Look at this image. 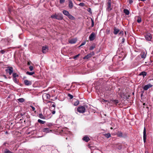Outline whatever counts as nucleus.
Listing matches in <instances>:
<instances>
[{
    "label": "nucleus",
    "instance_id": "2",
    "mask_svg": "<svg viewBox=\"0 0 153 153\" xmlns=\"http://www.w3.org/2000/svg\"><path fill=\"white\" fill-rule=\"evenodd\" d=\"M86 107H87V106L85 105L83 106H79L77 108L76 111L79 113H83L85 112Z\"/></svg>",
    "mask_w": 153,
    "mask_h": 153
},
{
    "label": "nucleus",
    "instance_id": "34",
    "mask_svg": "<svg viewBox=\"0 0 153 153\" xmlns=\"http://www.w3.org/2000/svg\"><path fill=\"white\" fill-rule=\"evenodd\" d=\"M68 97H70V99H72L73 97V96L70 94H68Z\"/></svg>",
    "mask_w": 153,
    "mask_h": 153
},
{
    "label": "nucleus",
    "instance_id": "45",
    "mask_svg": "<svg viewBox=\"0 0 153 153\" xmlns=\"http://www.w3.org/2000/svg\"><path fill=\"white\" fill-rule=\"evenodd\" d=\"M141 57L142 58H144L146 57V55L145 54H142L141 55Z\"/></svg>",
    "mask_w": 153,
    "mask_h": 153
},
{
    "label": "nucleus",
    "instance_id": "9",
    "mask_svg": "<svg viewBox=\"0 0 153 153\" xmlns=\"http://www.w3.org/2000/svg\"><path fill=\"white\" fill-rule=\"evenodd\" d=\"M152 85L148 84L144 86L143 87V89L145 91L147 90L149 88H151L152 86Z\"/></svg>",
    "mask_w": 153,
    "mask_h": 153
},
{
    "label": "nucleus",
    "instance_id": "30",
    "mask_svg": "<svg viewBox=\"0 0 153 153\" xmlns=\"http://www.w3.org/2000/svg\"><path fill=\"white\" fill-rule=\"evenodd\" d=\"M26 73L27 74H28V75H33V74H34L35 73L34 72H30L29 71H27Z\"/></svg>",
    "mask_w": 153,
    "mask_h": 153
},
{
    "label": "nucleus",
    "instance_id": "57",
    "mask_svg": "<svg viewBox=\"0 0 153 153\" xmlns=\"http://www.w3.org/2000/svg\"><path fill=\"white\" fill-rule=\"evenodd\" d=\"M139 1H145L146 0H138Z\"/></svg>",
    "mask_w": 153,
    "mask_h": 153
},
{
    "label": "nucleus",
    "instance_id": "19",
    "mask_svg": "<svg viewBox=\"0 0 153 153\" xmlns=\"http://www.w3.org/2000/svg\"><path fill=\"white\" fill-rule=\"evenodd\" d=\"M67 16L71 20H73L75 19L74 17L72 15L69 14Z\"/></svg>",
    "mask_w": 153,
    "mask_h": 153
},
{
    "label": "nucleus",
    "instance_id": "58",
    "mask_svg": "<svg viewBox=\"0 0 153 153\" xmlns=\"http://www.w3.org/2000/svg\"><path fill=\"white\" fill-rule=\"evenodd\" d=\"M104 102H107V100H104Z\"/></svg>",
    "mask_w": 153,
    "mask_h": 153
},
{
    "label": "nucleus",
    "instance_id": "52",
    "mask_svg": "<svg viewBox=\"0 0 153 153\" xmlns=\"http://www.w3.org/2000/svg\"><path fill=\"white\" fill-rule=\"evenodd\" d=\"M3 76L4 77V78H5V79L7 78V77L5 75H3Z\"/></svg>",
    "mask_w": 153,
    "mask_h": 153
},
{
    "label": "nucleus",
    "instance_id": "28",
    "mask_svg": "<svg viewBox=\"0 0 153 153\" xmlns=\"http://www.w3.org/2000/svg\"><path fill=\"white\" fill-rule=\"evenodd\" d=\"M104 136L107 138H108L109 137H111V135L110 133H108V134H104Z\"/></svg>",
    "mask_w": 153,
    "mask_h": 153
},
{
    "label": "nucleus",
    "instance_id": "48",
    "mask_svg": "<svg viewBox=\"0 0 153 153\" xmlns=\"http://www.w3.org/2000/svg\"><path fill=\"white\" fill-rule=\"evenodd\" d=\"M56 112V111H53L52 112V113L53 114H55Z\"/></svg>",
    "mask_w": 153,
    "mask_h": 153
},
{
    "label": "nucleus",
    "instance_id": "11",
    "mask_svg": "<svg viewBox=\"0 0 153 153\" xmlns=\"http://www.w3.org/2000/svg\"><path fill=\"white\" fill-rule=\"evenodd\" d=\"M68 0V7L69 9H71L73 7V4L71 0Z\"/></svg>",
    "mask_w": 153,
    "mask_h": 153
},
{
    "label": "nucleus",
    "instance_id": "64",
    "mask_svg": "<svg viewBox=\"0 0 153 153\" xmlns=\"http://www.w3.org/2000/svg\"><path fill=\"white\" fill-rule=\"evenodd\" d=\"M6 133H7V131H6Z\"/></svg>",
    "mask_w": 153,
    "mask_h": 153
},
{
    "label": "nucleus",
    "instance_id": "46",
    "mask_svg": "<svg viewBox=\"0 0 153 153\" xmlns=\"http://www.w3.org/2000/svg\"><path fill=\"white\" fill-rule=\"evenodd\" d=\"M6 144L9 145V143H7V142H4V143L3 145H4V146H6Z\"/></svg>",
    "mask_w": 153,
    "mask_h": 153
},
{
    "label": "nucleus",
    "instance_id": "13",
    "mask_svg": "<svg viewBox=\"0 0 153 153\" xmlns=\"http://www.w3.org/2000/svg\"><path fill=\"white\" fill-rule=\"evenodd\" d=\"M77 41V39L76 38L72 39L69 41V43L73 44L75 43Z\"/></svg>",
    "mask_w": 153,
    "mask_h": 153
},
{
    "label": "nucleus",
    "instance_id": "12",
    "mask_svg": "<svg viewBox=\"0 0 153 153\" xmlns=\"http://www.w3.org/2000/svg\"><path fill=\"white\" fill-rule=\"evenodd\" d=\"M82 139L83 141H85L86 142H88L90 140L89 137H88L87 135H85L82 138Z\"/></svg>",
    "mask_w": 153,
    "mask_h": 153
},
{
    "label": "nucleus",
    "instance_id": "27",
    "mask_svg": "<svg viewBox=\"0 0 153 153\" xmlns=\"http://www.w3.org/2000/svg\"><path fill=\"white\" fill-rule=\"evenodd\" d=\"M79 102L78 100H76V102H74L73 105L74 106H77L79 104Z\"/></svg>",
    "mask_w": 153,
    "mask_h": 153
},
{
    "label": "nucleus",
    "instance_id": "10",
    "mask_svg": "<svg viewBox=\"0 0 153 153\" xmlns=\"http://www.w3.org/2000/svg\"><path fill=\"white\" fill-rule=\"evenodd\" d=\"M143 141L144 143H145L146 141V129L145 127L144 128L143 132Z\"/></svg>",
    "mask_w": 153,
    "mask_h": 153
},
{
    "label": "nucleus",
    "instance_id": "7",
    "mask_svg": "<svg viewBox=\"0 0 153 153\" xmlns=\"http://www.w3.org/2000/svg\"><path fill=\"white\" fill-rule=\"evenodd\" d=\"M95 38V34L93 32H92L89 36V39L90 41H92Z\"/></svg>",
    "mask_w": 153,
    "mask_h": 153
},
{
    "label": "nucleus",
    "instance_id": "20",
    "mask_svg": "<svg viewBox=\"0 0 153 153\" xmlns=\"http://www.w3.org/2000/svg\"><path fill=\"white\" fill-rule=\"evenodd\" d=\"M123 12L126 15H128L129 13V10L127 9H124L123 10Z\"/></svg>",
    "mask_w": 153,
    "mask_h": 153
},
{
    "label": "nucleus",
    "instance_id": "59",
    "mask_svg": "<svg viewBox=\"0 0 153 153\" xmlns=\"http://www.w3.org/2000/svg\"><path fill=\"white\" fill-rule=\"evenodd\" d=\"M43 48H47L46 46L45 47H42Z\"/></svg>",
    "mask_w": 153,
    "mask_h": 153
},
{
    "label": "nucleus",
    "instance_id": "25",
    "mask_svg": "<svg viewBox=\"0 0 153 153\" xmlns=\"http://www.w3.org/2000/svg\"><path fill=\"white\" fill-rule=\"evenodd\" d=\"M38 122L39 123L41 124H44L45 122L43 120H42L40 119H39L38 120Z\"/></svg>",
    "mask_w": 153,
    "mask_h": 153
},
{
    "label": "nucleus",
    "instance_id": "6",
    "mask_svg": "<svg viewBox=\"0 0 153 153\" xmlns=\"http://www.w3.org/2000/svg\"><path fill=\"white\" fill-rule=\"evenodd\" d=\"M41 51L38 52L39 54H41L42 53H46L48 51V48H41Z\"/></svg>",
    "mask_w": 153,
    "mask_h": 153
},
{
    "label": "nucleus",
    "instance_id": "32",
    "mask_svg": "<svg viewBox=\"0 0 153 153\" xmlns=\"http://www.w3.org/2000/svg\"><path fill=\"white\" fill-rule=\"evenodd\" d=\"M53 126V124L51 123H48L47 124V126L49 128H51Z\"/></svg>",
    "mask_w": 153,
    "mask_h": 153
},
{
    "label": "nucleus",
    "instance_id": "14",
    "mask_svg": "<svg viewBox=\"0 0 153 153\" xmlns=\"http://www.w3.org/2000/svg\"><path fill=\"white\" fill-rule=\"evenodd\" d=\"M113 33L115 35H117L120 31V30L114 27L113 29Z\"/></svg>",
    "mask_w": 153,
    "mask_h": 153
},
{
    "label": "nucleus",
    "instance_id": "15",
    "mask_svg": "<svg viewBox=\"0 0 153 153\" xmlns=\"http://www.w3.org/2000/svg\"><path fill=\"white\" fill-rule=\"evenodd\" d=\"M42 131L46 133L50 132L51 131V130H50L48 128H45L42 129Z\"/></svg>",
    "mask_w": 153,
    "mask_h": 153
},
{
    "label": "nucleus",
    "instance_id": "26",
    "mask_svg": "<svg viewBox=\"0 0 153 153\" xmlns=\"http://www.w3.org/2000/svg\"><path fill=\"white\" fill-rule=\"evenodd\" d=\"M17 100L20 102H23L25 100L23 98H20L17 99Z\"/></svg>",
    "mask_w": 153,
    "mask_h": 153
},
{
    "label": "nucleus",
    "instance_id": "55",
    "mask_svg": "<svg viewBox=\"0 0 153 153\" xmlns=\"http://www.w3.org/2000/svg\"><path fill=\"white\" fill-rule=\"evenodd\" d=\"M94 150H92V149H91V153H94Z\"/></svg>",
    "mask_w": 153,
    "mask_h": 153
},
{
    "label": "nucleus",
    "instance_id": "37",
    "mask_svg": "<svg viewBox=\"0 0 153 153\" xmlns=\"http://www.w3.org/2000/svg\"><path fill=\"white\" fill-rule=\"evenodd\" d=\"M85 41H84V42H83L82 43H81V44L79 46V47H81V46H82V45H85Z\"/></svg>",
    "mask_w": 153,
    "mask_h": 153
},
{
    "label": "nucleus",
    "instance_id": "62",
    "mask_svg": "<svg viewBox=\"0 0 153 153\" xmlns=\"http://www.w3.org/2000/svg\"><path fill=\"white\" fill-rule=\"evenodd\" d=\"M33 76L34 77H35V76Z\"/></svg>",
    "mask_w": 153,
    "mask_h": 153
},
{
    "label": "nucleus",
    "instance_id": "50",
    "mask_svg": "<svg viewBox=\"0 0 153 153\" xmlns=\"http://www.w3.org/2000/svg\"><path fill=\"white\" fill-rule=\"evenodd\" d=\"M31 62L30 61L28 62L27 63V65H30V64Z\"/></svg>",
    "mask_w": 153,
    "mask_h": 153
},
{
    "label": "nucleus",
    "instance_id": "61",
    "mask_svg": "<svg viewBox=\"0 0 153 153\" xmlns=\"http://www.w3.org/2000/svg\"><path fill=\"white\" fill-rule=\"evenodd\" d=\"M93 49V48H90V50H92V49Z\"/></svg>",
    "mask_w": 153,
    "mask_h": 153
},
{
    "label": "nucleus",
    "instance_id": "53",
    "mask_svg": "<svg viewBox=\"0 0 153 153\" xmlns=\"http://www.w3.org/2000/svg\"><path fill=\"white\" fill-rule=\"evenodd\" d=\"M123 34V31H120L119 34Z\"/></svg>",
    "mask_w": 153,
    "mask_h": 153
},
{
    "label": "nucleus",
    "instance_id": "18",
    "mask_svg": "<svg viewBox=\"0 0 153 153\" xmlns=\"http://www.w3.org/2000/svg\"><path fill=\"white\" fill-rule=\"evenodd\" d=\"M62 13L64 15L67 16L70 14L68 11L65 10L62 11Z\"/></svg>",
    "mask_w": 153,
    "mask_h": 153
},
{
    "label": "nucleus",
    "instance_id": "5",
    "mask_svg": "<svg viewBox=\"0 0 153 153\" xmlns=\"http://www.w3.org/2000/svg\"><path fill=\"white\" fill-rule=\"evenodd\" d=\"M50 97V95L48 94H44L42 95V98L43 100H46L49 99Z\"/></svg>",
    "mask_w": 153,
    "mask_h": 153
},
{
    "label": "nucleus",
    "instance_id": "63",
    "mask_svg": "<svg viewBox=\"0 0 153 153\" xmlns=\"http://www.w3.org/2000/svg\"><path fill=\"white\" fill-rule=\"evenodd\" d=\"M10 48H12L11 47H10ZM13 48H15V47H13Z\"/></svg>",
    "mask_w": 153,
    "mask_h": 153
},
{
    "label": "nucleus",
    "instance_id": "21",
    "mask_svg": "<svg viewBox=\"0 0 153 153\" xmlns=\"http://www.w3.org/2000/svg\"><path fill=\"white\" fill-rule=\"evenodd\" d=\"M137 22L138 23H140L142 21V19L141 17L139 16H137Z\"/></svg>",
    "mask_w": 153,
    "mask_h": 153
},
{
    "label": "nucleus",
    "instance_id": "23",
    "mask_svg": "<svg viewBox=\"0 0 153 153\" xmlns=\"http://www.w3.org/2000/svg\"><path fill=\"white\" fill-rule=\"evenodd\" d=\"M5 42V45H8V41L7 39H2L1 40V42Z\"/></svg>",
    "mask_w": 153,
    "mask_h": 153
},
{
    "label": "nucleus",
    "instance_id": "22",
    "mask_svg": "<svg viewBox=\"0 0 153 153\" xmlns=\"http://www.w3.org/2000/svg\"><path fill=\"white\" fill-rule=\"evenodd\" d=\"M19 75L15 73H13V78H16V77H18Z\"/></svg>",
    "mask_w": 153,
    "mask_h": 153
},
{
    "label": "nucleus",
    "instance_id": "43",
    "mask_svg": "<svg viewBox=\"0 0 153 153\" xmlns=\"http://www.w3.org/2000/svg\"><path fill=\"white\" fill-rule=\"evenodd\" d=\"M134 0H128L129 1V3L130 4H131L133 1Z\"/></svg>",
    "mask_w": 153,
    "mask_h": 153
},
{
    "label": "nucleus",
    "instance_id": "39",
    "mask_svg": "<svg viewBox=\"0 0 153 153\" xmlns=\"http://www.w3.org/2000/svg\"><path fill=\"white\" fill-rule=\"evenodd\" d=\"M80 55L79 54H78V55H77L76 56H74V57H73V58L74 59H76L77 57H78L79 55Z\"/></svg>",
    "mask_w": 153,
    "mask_h": 153
},
{
    "label": "nucleus",
    "instance_id": "42",
    "mask_svg": "<svg viewBox=\"0 0 153 153\" xmlns=\"http://www.w3.org/2000/svg\"><path fill=\"white\" fill-rule=\"evenodd\" d=\"M91 21H92V23H91V27H93L94 25V22L92 19H91Z\"/></svg>",
    "mask_w": 153,
    "mask_h": 153
},
{
    "label": "nucleus",
    "instance_id": "60",
    "mask_svg": "<svg viewBox=\"0 0 153 153\" xmlns=\"http://www.w3.org/2000/svg\"><path fill=\"white\" fill-rule=\"evenodd\" d=\"M51 102V101H48V102Z\"/></svg>",
    "mask_w": 153,
    "mask_h": 153
},
{
    "label": "nucleus",
    "instance_id": "49",
    "mask_svg": "<svg viewBox=\"0 0 153 153\" xmlns=\"http://www.w3.org/2000/svg\"><path fill=\"white\" fill-rule=\"evenodd\" d=\"M125 41V39L124 38H123L122 39V42L123 43V42Z\"/></svg>",
    "mask_w": 153,
    "mask_h": 153
},
{
    "label": "nucleus",
    "instance_id": "24",
    "mask_svg": "<svg viewBox=\"0 0 153 153\" xmlns=\"http://www.w3.org/2000/svg\"><path fill=\"white\" fill-rule=\"evenodd\" d=\"M13 79L15 82L17 84H18L19 82V80L16 78H13Z\"/></svg>",
    "mask_w": 153,
    "mask_h": 153
},
{
    "label": "nucleus",
    "instance_id": "41",
    "mask_svg": "<svg viewBox=\"0 0 153 153\" xmlns=\"http://www.w3.org/2000/svg\"><path fill=\"white\" fill-rule=\"evenodd\" d=\"M6 51L4 50H1L0 51V52L2 54H3Z\"/></svg>",
    "mask_w": 153,
    "mask_h": 153
},
{
    "label": "nucleus",
    "instance_id": "33",
    "mask_svg": "<svg viewBox=\"0 0 153 153\" xmlns=\"http://www.w3.org/2000/svg\"><path fill=\"white\" fill-rule=\"evenodd\" d=\"M117 136L118 137H122L123 136V134L121 132H119L117 134Z\"/></svg>",
    "mask_w": 153,
    "mask_h": 153
},
{
    "label": "nucleus",
    "instance_id": "40",
    "mask_svg": "<svg viewBox=\"0 0 153 153\" xmlns=\"http://www.w3.org/2000/svg\"><path fill=\"white\" fill-rule=\"evenodd\" d=\"M29 68L30 71H32L33 70V66H30L29 67Z\"/></svg>",
    "mask_w": 153,
    "mask_h": 153
},
{
    "label": "nucleus",
    "instance_id": "47",
    "mask_svg": "<svg viewBox=\"0 0 153 153\" xmlns=\"http://www.w3.org/2000/svg\"><path fill=\"white\" fill-rule=\"evenodd\" d=\"M51 106L53 107H54V108L55 107V104H53L51 105Z\"/></svg>",
    "mask_w": 153,
    "mask_h": 153
},
{
    "label": "nucleus",
    "instance_id": "3",
    "mask_svg": "<svg viewBox=\"0 0 153 153\" xmlns=\"http://www.w3.org/2000/svg\"><path fill=\"white\" fill-rule=\"evenodd\" d=\"M145 38L147 40L150 41L152 39V37L151 34L148 33L145 35Z\"/></svg>",
    "mask_w": 153,
    "mask_h": 153
},
{
    "label": "nucleus",
    "instance_id": "4",
    "mask_svg": "<svg viewBox=\"0 0 153 153\" xmlns=\"http://www.w3.org/2000/svg\"><path fill=\"white\" fill-rule=\"evenodd\" d=\"M5 71L8 73L10 75H11L13 72V68L12 67H9L8 68L5 70Z\"/></svg>",
    "mask_w": 153,
    "mask_h": 153
},
{
    "label": "nucleus",
    "instance_id": "31",
    "mask_svg": "<svg viewBox=\"0 0 153 153\" xmlns=\"http://www.w3.org/2000/svg\"><path fill=\"white\" fill-rule=\"evenodd\" d=\"M39 117L41 119H45V117L42 114H40L39 115Z\"/></svg>",
    "mask_w": 153,
    "mask_h": 153
},
{
    "label": "nucleus",
    "instance_id": "36",
    "mask_svg": "<svg viewBox=\"0 0 153 153\" xmlns=\"http://www.w3.org/2000/svg\"><path fill=\"white\" fill-rule=\"evenodd\" d=\"M65 0H59V3L60 4H62L64 3Z\"/></svg>",
    "mask_w": 153,
    "mask_h": 153
},
{
    "label": "nucleus",
    "instance_id": "29",
    "mask_svg": "<svg viewBox=\"0 0 153 153\" xmlns=\"http://www.w3.org/2000/svg\"><path fill=\"white\" fill-rule=\"evenodd\" d=\"M140 75H143L144 77L145 76H146V73L144 71L142 72L140 74Z\"/></svg>",
    "mask_w": 153,
    "mask_h": 153
},
{
    "label": "nucleus",
    "instance_id": "44",
    "mask_svg": "<svg viewBox=\"0 0 153 153\" xmlns=\"http://www.w3.org/2000/svg\"><path fill=\"white\" fill-rule=\"evenodd\" d=\"M114 102L116 104H117L118 103V100H114Z\"/></svg>",
    "mask_w": 153,
    "mask_h": 153
},
{
    "label": "nucleus",
    "instance_id": "8",
    "mask_svg": "<svg viewBox=\"0 0 153 153\" xmlns=\"http://www.w3.org/2000/svg\"><path fill=\"white\" fill-rule=\"evenodd\" d=\"M24 83L25 85L27 86L30 85L32 84V82L31 81H29L27 79L24 80Z\"/></svg>",
    "mask_w": 153,
    "mask_h": 153
},
{
    "label": "nucleus",
    "instance_id": "51",
    "mask_svg": "<svg viewBox=\"0 0 153 153\" xmlns=\"http://www.w3.org/2000/svg\"><path fill=\"white\" fill-rule=\"evenodd\" d=\"M88 12L91 13V9L90 8L88 9Z\"/></svg>",
    "mask_w": 153,
    "mask_h": 153
},
{
    "label": "nucleus",
    "instance_id": "54",
    "mask_svg": "<svg viewBox=\"0 0 153 153\" xmlns=\"http://www.w3.org/2000/svg\"><path fill=\"white\" fill-rule=\"evenodd\" d=\"M111 0H108V2L111 3Z\"/></svg>",
    "mask_w": 153,
    "mask_h": 153
},
{
    "label": "nucleus",
    "instance_id": "16",
    "mask_svg": "<svg viewBox=\"0 0 153 153\" xmlns=\"http://www.w3.org/2000/svg\"><path fill=\"white\" fill-rule=\"evenodd\" d=\"M107 10L108 11H110L112 10V8L111 7V3L109 2H107Z\"/></svg>",
    "mask_w": 153,
    "mask_h": 153
},
{
    "label": "nucleus",
    "instance_id": "56",
    "mask_svg": "<svg viewBox=\"0 0 153 153\" xmlns=\"http://www.w3.org/2000/svg\"><path fill=\"white\" fill-rule=\"evenodd\" d=\"M64 97L63 95H60V96H59V97Z\"/></svg>",
    "mask_w": 153,
    "mask_h": 153
},
{
    "label": "nucleus",
    "instance_id": "17",
    "mask_svg": "<svg viewBox=\"0 0 153 153\" xmlns=\"http://www.w3.org/2000/svg\"><path fill=\"white\" fill-rule=\"evenodd\" d=\"M92 56V54L89 53L86 56H84L83 58L84 59H88L91 58Z\"/></svg>",
    "mask_w": 153,
    "mask_h": 153
},
{
    "label": "nucleus",
    "instance_id": "35",
    "mask_svg": "<svg viewBox=\"0 0 153 153\" xmlns=\"http://www.w3.org/2000/svg\"><path fill=\"white\" fill-rule=\"evenodd\" d=\"M30 107L32 108L33 111H35V108L34 107H33L32 105H30Z\"/></svg>",
    "mask_w": 153,
    "mask_h": 153
},
{
    "label": "nucleus",
    "instance_id": "1",
    "mask_svg": "<svg viewBox=\"0 0 153 153\" xmlns=\"http://www.w3.org/2000/svg\"><path fill=\"white\" fill-rule=\"evenodd\" d=\"M51 17L52 19H54L60 20H62L63 19L62 15L61 13H58L57 14L55 13L51 15Z\"/></svg>",
    "mask_w": 153,
    "mask_h": 153
},
{
    "label": "nucleus",
    "instance_id": "38",
    "mask_svg": "<svg viewBox=\"0 0 153 153\" xmlns=\"http://www.w3.org/2000/svg\"><path fill=\"white\" fill-rule=\"evenodd\" d=\"M79 6L83 7L84 6V4L83 3H81L79 4Z\"/></svg>",
    "mask_w": 153,
    "mask_h": 153
}]
</instances>
